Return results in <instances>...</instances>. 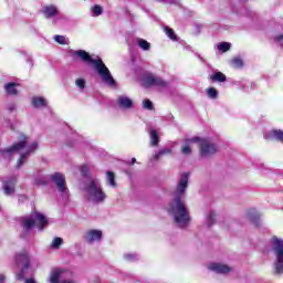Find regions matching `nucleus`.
<instances>
[{
    "label": "nucleus",
    "instance_id": "ddd939ff",
    "mask_svg": "<svg viewBox=\"0 0 283 283\" xmlns=\"http://www.w3.org/2000/svg\"><path fill=\"white\" fill-rule=\"evenodd\" d=\"M17 186V176H12L7 178L2 182V189L4 191V196H12L14 195V187Z\"/></svg>",
    "mask_w": 283,
    "mask_h": 283
},
{
    "label": "nucleus",
    "instance_id": "f03ea898",
    "mask_svg": "<svg viewBox=\"0 0 283 283\" xmlns=\"http://www.w3.org/2000/svg\"><path fill=\"white\" fill-rule=\"evenodd\" d=\"M74 56H78V59H81L84 63H88V65H94L103 83L108 85V87H116V80H114L112 72H109V69L105 65V63H103V60L91 57L90 53H87L85 50L75 51Z\"/></svg>",
    "mask_w": 283,
    "mask_h": 283
},
{
    "label": "nucleus",
    "instance_id": "c85d7f7f",
    "mask_svg": "<svg viewBox=\"0 0 283 283\" xmlns=\"http://www.w3.org/2000/svg\"><path fill=\"white\" fill-rule=\"evenodd\" d=\"M213 222H216V212L210 211L206 219L207 227H211L213 224Z\"/></svg>",
    "mask_w": 283,
    "mask_h": 283
},
{
    "label": "nucleus",
    "instance_id": "f3484780",
    "mask_svg": "<svg viewBox=\"0 0 283 283\" xmlns=\"http://www.w3.org/2000/svg\"><path fill=\"white\" fill-rule=\"evenodd\" d=\"M40 12L43 14V17H45V19H54V17L59 14V8H56L54 4H46L42 7Z\"/></svg>",
    "mask_w": 283,
    "mask_h": 283
},
{
    "label": "nucleus",
    "instance_id": "6ab92c4d",
    "mask_svg": "<svg viewBox=\"0 0 283 283\" xmlns=\"http://www.w3.org/2000/svg\"><path fill=\"white\" fill-rule=\"evenodd\" d=\"M198 140H200L199 137L185 139L184 145L181 146V154H184V156H191V145L198 143Z\"/></svg>",
    "mask_w": 283,
    "mask_h": 283
},
{
    "label": "nucleus",
    "instance_id": "423d86ee",
    "mask_svg": "<svg viewBox=\"0 0 283 283\" xmlns=\"http://www.w3.org/2000/svg\"><path fill=\"white\" fill-rule=\"evenodd\" d=\"M15 264L20 272L15 274L17 280L23 281L25 280V275H28V269H30V256L28 252L23 251L15 255Z\"/></svg>",
    "mask_w": 283,
    "mask_h": 283
},
{
    "label": "nucleus",
    "instance_id": "4c0bfd02",
    "mask_svg": "<svg viewBox=\"0 0 283 283\" xmlns=\"http://www.w3.org/2000/svg\"><path fill=\"white\" fill-rule=\"evenodd\" d=\"M232 65H234L235 67H242V65H244V62L240 57H234L232 60Z\"/></svg>",
    "mask_w": 283,
    "mask_h": 283
},
{
    "label": "nucleus",
    "instance_id": "58836bf2",
    "mask_svg": "<svg viewBox=\"0 0 283 283\" xmlns=\"http://www.w3.org/2000/svg\"><path fill=\"white\" fill-rule=\"evenodd\" d=\"M34 184L38 185V187H41L43 185H48V181H45L43 177H36Z\"/></svg>",
    "mask_w": 283,
    "mask_h": 283
},
{
    "label": "nucleus",
    "instance_id": "72a5a7b5",
    "mask_svg": "<svg viewBox=\"0 0 283 283\" xmlns=\"http://www.w3.org/2000/svg\"><path fill=\"white\" fill-rule=\"evenodd\" d=\"M165 32L167 34V36H169L171 39V41H176V33L174 32V29L170 28H165Z\"/></svg>",
    "mask_w": 283,
    "mask_h": 283
},
{
    "label": "nucleus",
    "instance_id": "c03bdc74",
    "mask_svg": "<svg viewBox=\"0 0 283 283\" xmlns=\"http://www.w3.org/2000/svg\"><path fill=\"white\" fill-rule=\"evenodd\" d=\"M25 283H36L34 279H25Z\"/></svg>",
    "mask_w": 283,
    "mask_h": 283
},
{
    "label": "nucleus",
    "instance_id": "c756f323",
    "mask_svg": "<svg viewBox=\"0 0 283 283\" xmlns=\"http://www.w3.org/2000/svg\"><path fill=\"white\" fill-rule=\"evenodd\" d=\"M124 260H126V262H136V260H138V254L126 253V254H124Z\"/></svg>",
    "mask_w": 283,
    "mask_h": 283
},
{
    "label": "nucleus",
    "instance_id": "b1692460",
    "mask_svg": "<svg viewBox=\"0 0 283 283\" xmlns=\"http://www.w3.org/2000/svg\"><path fill=\"white\" fill-rule=\"evenodd\" d=\"M63 245V238L61 237H55L52 242H51V249H53L54 251L61 249V247Z\"/></svg>",
    "mask_w": 283,
    "mask_h": 283
},
{
    "label": "nucleus",
    "instance_id": "9b49d317",
    "mask_svg": "<svg viewBox=\"0 0 283 283\" xmlns=\"http://www.w3.org/2000/svg\"><path fill=\"white\" fill-rule=\"evenodd\" d=\"M67 273V270L61 269V268H53L51 269L50 275H49V282L50 283H64L66 281H61L63 275Z\"/></svg>",
    "mask_w": 283,
    "mask_h": 283
},
{
    "label": "nucleus",
    "instance_id": "c9c22d12",
    "mask_svg": "<svg viewBox=\"0 0 283 283\" xmlns=\"http://www.w3.org/2000/svg\"><path fill=\"white\" fill-rule=\"evenodd\" d=\"M143 107H144V109L151 111V109H154V104L149 99H144L143 101Z\"/></svg>",
    "mask_w": 283,
    "mask_h": 283
},
{
    "label": "nucleus",
    "instance_id": "7ed1b4c3",
    "mask_svg": "<svg viewBox=\"0 0 283 283\" xmlns=\"http://www.w3.org/2000/svg\"><path fill=\"white\" fill-rule=\"evenodd\" d=\"M20 224L24 233L32 231L33 227H36L39 231H43L50 222L48 217L41 212L33 211L30 216L20 218Z\"/></svg>",
    "mask_w": 283,
    "mask_h": 283
},
{
    "label": "nucleus",
    "instance_id": "1a4fd4ad",
    "mask_svg": "<svg viewBox=\"0 0 283 283\" xmlns=\"http://www.w3.org/2000/svg\"><path fill=\"white\" fill-rule=\"evenodd\" d=\"M142 83L144 87H158V90H165L166 87H169L167 82L153 74L143 75Z\"/></svg>",
    "mask_w": 283,
    "mask_h": 283
},
{
    "label": "nucleus",
    "instance_id": "393cba45",
    "mask_svg": "<svg viewBox=\"0 0 283 283\" xmlns=\"http://www.w3.org/2000/svg\"><path fill=\"white\" fill-rule=\"evenodd\" d=\"M158 143H159L158 132H156V129H150V145L156 147Z\"/></svg>",
    "mask_w": 283,
    "mask_h": 283
},
{
    "label": "nucleus",
    "instance_id": "f8f14e48",
    "mask_svg": "<svg viewBox=\"0 0 283 283\" xmlns=\"http://www.w3.org/2000/svg\"><path fill=\"white\" fill-rule=\"evenodd\" d=\"M36 149H39V143L34 142L31 145H29L27 147V150L24 154H21L19 160H18V169H21V167H23V165H25V160H28V156H30V154H32V151H36Z\"/></svg>",
    "mask_w": 283,
    "mask_h": 283
},
{
    "label": "nucleus",
    "instance_id": "473e14b6",
    "mask_svg": "<svg viewBox=\"0 0 283 283\" xmlns=\"http://www.w3.org/2000/svg\"><path fill=\"white\" fill-rule=\"evenodd\" d=\"M165 154H171V149L166 148V149H161L159 150V153L154 155V160H158L160 158V156H165Z\"/></svg>",
    "mask_w": 283,
    "mask_h": 283
},
{
    "label": "nucleus",
    "instance_id": "79ce46f5",
    "mask_svg": "<svg viewBox=\"0 0 283 283\" xmlns=\"http://www.w3.org/2000/svg\"><path fill=\"white\" fill-rule=\"evenodd\" d=\"M7 276L4 273H0V283H6Z\"/></svg>",
    "mask_w": 283,
    "mask_h": 283
},
{
    "label": "nucleus",
    "instance_id": "0eeeda50",
    "mask_svg": "<svg viewBox=\"0 0 283 283\" xmlns=\"http://www.w3.org/2000/svg\"><path fill=\"white\" fill-rule=\"evenodd\" d=\"M51 181L55 185L57 192L60 193L62 200H67L70 198V190L67 189V182L65 181V175L61 172H55L50 176Z\"/></svg>",
    "mask_w": 283,
    "mask_h": 283
},
{
    "label": "nucleus",
    "instance_id": "bb28decb",
    "mask_svg": "<svg viewBox=\"0 0 283 283\" xmlns=\"http://www.w3.org/2000/svg\"><path fill=\"white\" fill-rule=\"evenodd\" d=\"M217 49L219 50V52H229L231 50V43L229 42H221L218 44Z\"/></svg>",
    "mask_w": 283,
    "mask_h": 283
},
{
    "label": "nucleus",
    "instance_id": "37998d69",
    "mask_svg": "<svg viewBox=\"0 0 283 283\" xmlns=\"http://www.w3.org/2000/svg\"><path fill=\"white\" fill-rule=\"evenodd\" d=\"M25 200H27L25 196H23V195L19 196V202H25Z\"/></svg>",
    "mask_w": 283,
    "mask_h": 283
},
{
    "label": "nucleus",
    "instance_id": "a211bd4d",
    "mask_svg": "<svg viewBox=\"0 0 283 283\" xmlns=\"http://www.w3.org/2000/svg\"><path fill=\"white\" fill-rule=\"evenodd\" d=\"M265 140H279L283 143V130L281 129H272L264 134Z\"/></svg>",
    "mask_w": 283,
    "mask_h": 283
},
{
    "label": "nucleus",
    "instance_id": "2eb2a0df",
    "mask_svg": "<svg viewBox=\"0 0 283 283\" xmlns=\"http://www.w3.org/2000/svg\"><path fill=\"white\" fill-rule=\"evenodd\" d=\"M85 242L94 244L103 240V232L101 230H88L84 237Z\"/></svg>",
    "mask_w": 283,
    "mask_h": 283
},
{
    "label": "nucleus",
    "instance_id": "cd10ccee",
    "mask_svg": "<svg viewBox=\"0 0 283 283\" xmlns=\"http://www.w3.org/2000/svg\"><path fill=\"white\" fill-rule=\"evenodd\" d=\"M106 180L111 187H116V177L114 172L112 171L106 172Z\"/></svg>",
    "mask_w": 283,
    "mask_h": 283
},
{
    "label": "nucleus",
    "instance_id": "49530a36",
    "mask_svg": "<svg viewBox=\"0 0 283 283\" xmlns=\"http://www.w3.org/2000/svg\"><path fill=\"white\" fill-rule=\"evenodd\" d=\"M132 165H136V158H132Z\"/></svg>",
    "mask_w": 283,
    "mask_h": 283
},
{
    "label": "nucleus",
    "instance_id": "39448f33",
    "mask_svg": "<svg viewBox=\"0 0 283 283\" xmlns=\"http://www.w3.org/2000/svg\"><path fill=\"white\" fill-rule=\"evenodd\" d=\"M272 251L275 254L274 270L275 273H283V240L273 237L272 238Z\"/></svg>",
    "mask_w": 283,
    "mask_h": 283
},
{
    "label": "nucleus",
    "instance_id": "f704fd0d",
    "mask_svg": "<svg viewBox=\"0 0 283 283\" xmlns=\"http://www.w3.org/2000/svg\"><path fill=\"white\" fill-rule=\"evenodd\" d=\"M54 41L60 43V45H65L67 42L65 41V35H54Z\"/></svg>",
    "mask_w": 283,
    "mask_h": 283
},
{
    "label": "nucleus",
    "instance_id": "a18cd8bd",
    "mask_svg": "<svg viewBox=\"0 0 283 283\" xmlns=\"http://www.w3.org/2000/svg\"><path fill=\"white\" fill-rule=\"evenodd\" d=\"M250 87H251V90H255V88L258 87V84H255V83L252 82V83L250 84Z\"/></svg>",
    "mask_w": 283,
    "mask_h": 283
},
{
    "label": "nucleus",
    "instance_id": "5701e85b",
    "mask_svg": "<svg viewBox=\"0 0 283 283\" xmlns=\"http://www.w3.org/2000/svg\"><path fill=\"white\" fill-rule=\"evenodd\" d=\"M32 105L35 108L48 107V101L43 97L35 96L32 98Z\"/></svg>",
    "mask_w": 283,
    "mask_h": 283
},
{
    "label": "nucleus",
    "instance_id": "2f4dec72",
    "mask_svg": "<svg viewBox=\"0 0 283 283\" xmlns=\"http://www.w3.org/2000/svg\"><path fill=\"white\" fill-rule=\"evenodd\" d=\"M92 12H93L94 17H101V14H103V7L98 6V4H95L92 8Z\"/></svg>",
    "mask_w": 283,
    "mask_h": 283
},
{
    "label": "nucleus",
    "instance_id": "aec40b11",
    "mask_svg": "<svg viewBox=\"0 0 283 283\" xmlns=\"http://www.w3.org/2000/svg\"><path fill=\"white\" fill-rule=\"evenodd\" d=\"M210 81H212V83H226L227 82V75H224V73H222L220 71H214L210 75Z\"/></svg>",
    "mask_w": 283,
    "mask_h": 283
},
{
    "label": "nucleus",
    "instance_id": "4468645a",
    "mask_svg": "<svg viewBox=\"0 0 283 283\" xmlns=\"http://www.w3.org/2000/svg\"><path fill=\"white\" fill-rule=\"evenodd\" d=\"M116 105L119 109H134V99L127 95H119Z\"/></svg>",
    "mask_w": 283,
    "mask_h": 283
},
{
    "label": "nucleus",
    "instance_id": "a19ab883",
    "mask_svg": "<svg viewBox=\"0 0 283 283\" xmlns=\"http://www.w3.org/2000/svg\"><path fill=\"white\" fill-rule=\"evenodd\" d=\"M7 109H8L9 112H14V111L17 109V105H14V104H9V105L7 106Z\"/></svg>",
    "mask_w": 283,
    "mask_h": 283
},
{
    "label": "nucleus",
    "instance_id": "e433bc0d",
    "mask_svg": "<svg viewBox=\"0 0 283 283\" xmlns=\"http://www.w3.org/2000/svg\"><path fill=\"white\" fill-rule=\"evenodd\" d=\"M75 85H76V87H78V90H85V85H86L85 80L77 78L75 81Z\"/></svg>",
    "mask_w": 283,
    "mask_h": 283
},
{
    "label": "nucleus",
    "instance_id": "a878e982",
    "mask_svg": "<svg viewBox=\"0 0 283 283\" xmlns=\"http://www.w3.org/2000/svg\"><path fill=\"white\" fill-rule=\"evenodd\" d=\"M208 98L216 101L218 98V90L216 87H209L206 91Z\"/></svg>",
    "mask_w": 283,
    "mask_h": 283
},
{
    "label": "nucleus",
    "instance_id": "7c9ffc66",
    "mask_svg": "<svg viewBox=\"0 0 283 283\" xmlns=\"http://www.w3.org/2000/svg\"><path fill=\"white\" fill-rule=\"evenodd\" d=\"M158 3H165L166 6H180V0H156Z\"/></svg>",
    "mask_w": 283,
    "mask_h": 283
},
{
    "label": "nucleus",
    "instance_id": "f257e3e1",
    "mask_svg": "<svg viewBox=\"0 0 283 283\" xmlns=\"http://www.w3.org/2000/svg\"><path fill=\"white\" fill-rule=\"evenodd\" d=\"M189 187V172L181 174L175 191L172 192V201L168 208V212L172 216L179 229H187L191 223V216H189V208L185 205L187 196L185 192Z\"/></svg>",
    "mask_w": 283,
    "mask_h": 283
},
{
    "label": "nucleus",
    "instance_id": "412c9836",
    "mask_svg": "<svg viewBox=\"0 0 283 283\" xmlns=\"http://www.w3.org/2000/svg\"><path fill=\"white\" fill-rule=\"evenodd\" d=\"M17 87H19V84L14 82L7 83L4 85L7 94H10L11 96H17V94H19V91L17 90Z\"/></svg>",
    "mask_w": 283,
    "mask_h": 283
},
{
    "label": "nucleus",
    "instance_id": "4be33fe9",
    "mask_svg": "<svg viewBox=\"0 0 283 283\" xmlns=\"http://www.w3.org/2000/svg\"><path fill=\"white\" fill-rule=\"evenodd\" d=\"M136 43L139 50H143L144 52H149L151 50V44L145 39L137 38Z\"/></svg>",
    "mask_w": 283,
    "mask_h": 283
},
{
    "label": "nucleus",
    "instance_id": "20e7f679",
    "mask_svg": "<svg viewBox=\"0 0 283 283\" xmlns=\"http://www.w3.org/2000/svg\"><path fill=\"white\" fill-rule=\"evenodd\" d=\"M85 193L88 202L93 205H101V202H105V192H103V188L101 187V181L98 179H91L85 186Z\"/></svg>",
    "mask_w": 283,
    "mask_h": 283
},
{
    "label": "nucleus",
    "instance_id": "9d476101",
    "mask_svg": "<svg viewBox=\"0 0 283 283\" xmlns=\"http://www.w3.org/2000/svg\"><path fill=\"white\" fill-rule=\"evenodd\" d=\"M199 143V149H200V156L202 158H209V156H213L218 151V146L216 144L209 142L208 139H200Z\"/></svg>",
    "mask_w": 283,
    "mask_h": 283
},
{
    "label": "nucleus",
    "instance_id": "ea45409f",
    "mask_svg": "<svg viewBox=\"0 0 283 283\" xmlns=\"http://www.w3.org/2000/svg\"><path fill=\"white\" fill-rule=\"evenodd\" d=\"M81 174H82V176H87V174H90V167H87V166H82L81 167Z\"/></svg>",
    "mask_w": 283,
    "mask_h": 283
},
{
    "label": "nucleus",
    "instance_id": "dca6fc26",
    "mask_svg": "<svg viewBox=\"0 0 283 283\" xmlns=\"http://www.w3.org/2000/svg\"><path fill=\"white\" fill-rule=\"evenodd\" d=\"M209 271H213V273H219L221 275H224L227 273H231L232 269L231 266L222 263H210L208 266Z\"/></svg>",
    "mask_w": 283,
    "mask_h": 283
},
{
    "label": "nucleus",
    "instance_id": "6e6552de",
    "mask_svg": "<svg viewBox=\"0 0 283 283\" xmlns=\"http://www.w3.org/2000/svg\"><path fill=\"white\" fill-rule=\"evenodd\" d=\"M21 140L13 144L9 148L0 149V158H3L4 160H9V158H12L14 154H19V151H22V149H25L28 145V137L21 136Z\"/></svg>",
    "mask_w": 283,
    "mask_h": 283
}]
</instances>
